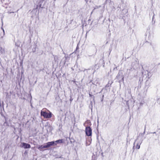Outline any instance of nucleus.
<instances>
[{
    "label": "nucleus",
    "instance_id": "f257e3e1",
    "mask_svg": "<svg viewBox=\"0 0 160 160\" xmlns=\"http://www.w3.org/2000/svg\"><path fill=\"white\" fill-rule=\"evenodd\" d=\"M41 115L45 118H50L52 116V114L51 112L49 111V112H48L44 109H43L41 111Z\"/></svg>",
    "mask_w": 160,
    "mask_h": 160
},
{
    "label": "nucleus",
    "instance_id": "f03ea898",
    "mask_svg": "<svg viewBox=\"0 0 160 160\" xmlns=\"http://www.w3.org/2000/svg\"><path fill=\"white\" fill-rule=\"evenodd\" d=\"M85 132L87 136H91L92 134V130L91 128L89 127H86L85 129Z\"/></svg>",
    "mask_w": 160,
    "mask_h": 160
},
{
    "label": "nucleus",
    "instance_id": "7ed1b4c3",
    "mask_svg": "<svg viewBox=\"0 0 160 160\" xmlns=\"http://www.w3.org/2000/svg\"><path fill=\"white\" fill-rule=\"evenodd\" d=\"M56 143H55V142L53 141L48 142L45 144V147L46 148L50 147L51 146L56 145Z\"/></svg>",
    "mask_w": 160,
    "mask_h": 160
},
{
    "label": "nucleus",
    "instance_id": "20e7f679",
    "mask_svg": "<svg viewBox=\"0 0 160 160\" xmlns=\"http://www.w3.org/2000/svg\"><path fill=\"white\" fill-rule=\"evenodd\" d=\"M21 147L24 148H30L31 146L28 144L22 142L21 143Z\"/></svg>",
    "mask_w": 160,
    "mask_h": 160
},
{
    "label": "nucleus",
    "instance_id": "39448f33",
    "mask_svg": "<svg viewBox=\"0 0 160 160\" xmlns=\"http://www.w3.org/2000/svg\"><path fill=\"white\" fill-rule=\"evenodd\" d=\"M45 145H40L39 146V147L38 148V149H39V150H41L43 148H46L45 147Z\"/></svg>",
    "mask_w": 160,
    "mask_h": 160
},
{
    "label": "nucleus",
    "instance_id": "423d86ee",
    "mask_svg": "<svg viewBox=\"0 0 160 160\" xmlns=\"http://www.w3.org/2000/svg\"><path fill=\"white\" fill-rule=\"evenodd\" d=\"M0 52L2 53H3L5 52L4 49L1 47H0Z\"/></svg>",
    "mask_w": 160,
    "mask_h": 160
},
{
    "label": "nucleus",
    "instance_id": "0eeeda50",
    "mask_svg": "<svg viewBox=\"0 0 160 160\" xmlns=\"http://www.w3.org/2000/svg\"><path fill=\"white\" fill-rule=\"evenodd\" d=\"M55 143H62V139H59L58 140L56 141L55 142H54Z\"/></svg>",
    "mask_w": 160,
    "mask_h": 160
},
{
    "label": "nucleus",
    "instance_id": "6e6552de",
    "mask_svg": "<svg viewBox=\"0 0 160 160\" xmlns=\"http://www.w3.org/2000/svg\"><path fill=\"white\" fill-rule=\"evenodd\" d=\"M91 139H89L88 142H86L87 145H89L91 142Z\"/></svg>",
    "mask_w": 160,
    "mask_h": 160
},
{
    "label": "nucleus",
    "instance_id": "1a4fd4ad",
    "mask_svg": "<svg viewBox=\"0 0 160 160\" xmlns=\"http://www.w3.org/2000/svg\"><path fill=\"white\" fill-rule=\"evenodd\" d=\"M140 143L138 144L136 146V148L137 149H139L140 148Z\"/></svg>",
    "mask_w": 160,
    "mask_h": 160
},
{
    "label": "nucleus",
    "instance_id": "9d476101",
    "mask_svg": "<svg viewBox=\"0 0 160 160\" xmlns=\"http://www.w3.org/2000/svg\"><path fill=\"white\" fill-rule=\"evenodd\" d=\"M2 29L3 31V32H4V29H3L2 28Z\"/></svg>",
    "mask_w": 160,
    "mask_h": 160
},
{
    "label": "nucleus",
    "instance_id": "9b49d317",
    "mask_svg": "<svg viewBox=\"0 0 160 160\" xmlns=\"http://www.w3.org/2000/svg\"><path fill=\"white\" fill-rule=\"evenodd\" d=\"M89 95L90 97H91V95L90 94V93L89 94Z\"/></svg>",
    "mask_w": 160,
    "mask_h": 160
}]
</instances>
